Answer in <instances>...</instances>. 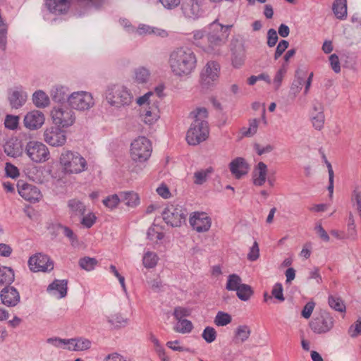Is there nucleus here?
<instances>
[{
    "label": "nucleus",
    "instance_id": "obj_1",
    "mask_svg": "<svg viewBox=\"0 0 361 361\" xmlns=\"http://www.w3.org/2000/svg\"><path fill=\"white\" fill-rule=\"evenodd\" d=\"M169 63L175 75L184 77L189 75L195 70L197 59L189 48L179 47L170 54Z\"/></svg>",
    "mask_w": 361,
    "mask_h": 361
},
{
    "label": "nucleus",
    "instance_id": "obj_2",
    "mask_svg": "<svg viewBox=\"0 0 361 361\" xmlns=\"http://www.w3.org/2000/svg\"><path fill=\"white\" fill-rule=\"evenodd\" d=\"M195 118L186 135V140L190 145H197L204 141L209 135L208 123L204 119L208 116L206 108H197L190 113Z\"/></svg>",
    "mask_w": 361,
    "mask_h": 361
},
{
    "label": "nucleus",
    "instance_id": "obj_3",
    "mask_svg": "<svg viewBox=\"0 0 361 361\" xmlns=\"http://www.w3.org/2000/svg\"><path fill=\"white\" fill-rule=\"evenodd\" d=\"M61 172L65 175L79 174L88 169L87 161L78 152L63 149L59 157Z\"/></svg>",
    "mask_w": 361,
    "mask_h": 361
},
{
    "label": "nucleus",
    "instance_id": "obj_4",
    "mask_svg": "<svg viewBox=\"0 0 361 361\" xmlns=\"http://www.w3.org/2000/svg\"><path fill=\"white\" fill-rule=\"evenodd\" d=\"M107 103L115 109L128 106L133 102V96L126 87L121 84H111L105 90Z\"/></svg>",
    "mask_w": 361,
    "mask_h": 361
},
{
    "label": "nucleus",
    "instance_id": "obj_5",
    "mask_svg": "<svg viewBox=\"0 0 361 361\" xmlns=\"http://www.w3.org/2000/svg\"><path fill=\"white\" fill-rule=\"evenodd\" d=\"M232 25H223L215 20L209 24V32L207 37L208 48L212 50L215 47H220L226 43L229 36V30Z\"/></svg>",
    "mask_w": 361,
    "mask_h": 361
},
{
    "label": "nucleus",
    "instance_id": "obj_6",
    "mask_svg": "<svg viewBox=\"0 0 361 361\" xmlns=\"http://www.w3.org/2000/svg\"><path fill=\"white\" fill-rule=\"evenodd\" d=\"M152 149L151 142L147 137H138L131 143V158L135 161L144 162L151 156Z\"/></svg>",
    "mask_w": 361,
    "mask_h": 361
},
{
    "label": "nucleus",
    "instance_id": "obj_7",
    "mask_svg": "<svg viewBox=\"0 0 361 361\" xmlns=\"http://www.w3.org/2000/svg\"><path fill=\"white\" fill-rule=\"evenodd\" d=\"M51 115L53 123L59 128H68L74 124L76 119L73 109L67 106L54 107Z\"/></svg>",
    "mask_w": 361,
    "mask_h": 361
},
{
    "label": "nucleus",
    "instance_id": "obj_8",
    "mask_svg": "<svg viewBox=\"0 0 361 361\" xmlns=\"http://www.w3.org/2000/svg\"><path fill=\"white\" fill-rule=\"evenodd\" d=\"M186 210L178 204H170L162 212L164 221L172 227L180 226L186 217Z\"/></svg>",
    "mask_w": 361,
    "mask_h": 361
},
{
    "label": "nucleus",
    "instance_id": "obj_9",
    "mask_svg": "<svg viewBox=\"0 0 361 361\" xmlns=\"http://www.w3.org/2000/svg\"><path fill=\"white\" fill-rule=\"evenodd\" d=\"M25 153L35 163H43L49 159L48 147L42 142L30 141L25 146Z\"/></svg>",
    "mask_w": 361,
    "mask_h": 361
},
{
    "label": "nucleus",
    "instance_id": "obj_10",
    "mask_svg": "<svg viewBox=\"0 0 361 361\" xmlns=\"http://www.w3.org/2000/svg\"><path fill=\"white\" fill-rule=\"evenodd\" d=\"M68 104L72 109L78 111H86L94 106V102L92 95L90 92L78 91L70 94Z\"/></svg>",
    "mask_w": 361,
    "mask_h": 361
},
{
    "label": "nucleus",
    "instance_id": "obj_11",
    "mask_svg": "<svg viewBox=\"0 0 361 361\" xmlns=\"http://www.w3.org/2000/svg\"><path fill=\"white\" fill-rule=\"evenodd\" d=\"M334 324L333 317L329 312L322 311L310 321V327L314 333L321 334L329 332Z\"/></svg>",
    "mask_w": 361,
    "mask_h": 361
},
{
    "label": "nucleus",
    "instance_id": "obj_12",
    "mask_svg": "<svg viewBox=\"0 0 361 361\" xmlns=\"http://www.w3.org/2000/svg\"><path fill=\"white\" fill-rule=\"evenodd\" d=\"M28 266L33 272H48L54 269V262L47 255L37 253L29 258Z\"/></svg>",
    "mask_w": 361,
    "mask_h": 361
},
{
    "label": "nucleus",
    "instance_id": "obj_13",
    "mask_svg": "<svg viewBox=\"0 0 361 361\" xmlns=\"http://www.w3.org/2000/svg\"><path fill=\"white\" fill-rule=\"evenodd\" d=\"M220 73V65L214 61L207 63L201 73V81L204 86L209 87L217 81Z\"/></svg>",
    "mask_w": 361,
    "mask_h": 361
},
{
    "label": "nucleus",
    "instance_id": "obj_14",
    "mask_svg": "<svg viewBox=\"0 0 361 361\" xmlns=\"http://www.w3.org/2000/svg\"><path fill=\"white\" fill-rule=\"evenodd\" d=\"M66 133L59 127H50L44 132V141L51 146L61 147L66 142Z\"/></svg>",
    "mask_w": 361,
    "mask_h": 361
},
{
    "label": "nucleus",
    "instance_id": "obj_15",
    "mask_svg": "<svg viewBox=\"0 0 361 361\" xmlns=\"http://www.w3.org/2000/svg\"><path fill=\"white\" fill-rule=\"evenodd\" d=\"M180 9L185 18L192 20L200 18L203 12L197 0H183Z\"/></svg>",
    "mask_w": 361,
    "mask_h": 361
},
{
    "label": "nucleus",
    "instance_id": "obj_16",
    "mask_svg": "<svg viewBox=\"0 0 361 361\" xmlns=\"http://www.w3.org/2000/svg\"><path fill=\"white\" fill-rule=\"evenodd\" d=\"M190 224L197 232L202 233L210 228L212 223L206 213L195 212L193 216L190 218Z\"/></svg>",
    "mask_w": 361,
    "mask_h": 361
},
{
    "label": "nucleus",
    "instance_id": "obj_17",
    "mask_svg": "<svg viewBox=\"0 0 361 361\" xmlns=\"http://www.w3.org/2000/svg\"><path fill=\"white\" fill-rule=\"evenodd\" d=\"M18 190L20 195L30 202L38 201L42 197L38 188L31 184L23 183L20 185L18 183Z\"/></svg>",
    "mask_w": 361,
    "mask_h": 361
},
{
    "label": "nucleus",
    "instance_id": "obj_18",
    "mask_svg": "<svg viewBox=\"0 0 361 361\" xmlns=\"http://www.w3.org/2000/svg\"><path fill=\"white\" fill-rule=\"evenodd\" d=\"M44 114L38 110L28 112L24 118L25 126L30 130L39 128L44 123Z\"/></svg>",
    "mask_w": 361,
    "mask_h": 361
},
{
    "label": "nucleus",
    "instance_id": "obj_19",
    "mask_svg": "<svg viewBox=\"0 0 361 361\" xmlns=\"http://www.w3.org/2000/svg\"><path fill=\"white\" fill-rule=\"evenodd\" d=\"M229 169L235 178L240 179L247 174L250 166L244 158L237 157L229 164Z\"/></svg>",
    "mask_w": 361,
    "mask_h": 361
},
{
    "label": "nucleus",
    "instance_id": "obj_20",
    "mask_svg": "<svg viewBox=\"0 0 361 361\" xmlns=\"http://www.w3.org/2000/svg\"><path fill=\"white\" fill-rule=\"evenodd\" d=\"M1 300L4 305L14 307L20 302V294L13 286H6L1 291Z\"/></svg>",
    "mask_w": 361,
    "mask_h": 361
},
{
    "label": "nucleus",
    "instance_id": "obj_21",
    "mask_svg": "<svg viewBox=\"0 0 361 361\" xmlns=\"http://www.w3.org/2000/svg\"><path fill=\"white\" fill-rule=\"evenodd\" d=\"M71 0H45L47 10L55 15L65 14L69 10Z\"/></svg>",
    "mask_w": 361,
    "mask_h": 361
},
{
    "label": "nucleus",
    "instance_id": "obj_22",
    "mask_svg": "<svg viewBox=\"0 0 361 361\" xmlns=\"http://www.w3.org/2000/svg\"><path fill=\"white\" fill-rule=\"evenodd\" d=\"M143 121L146 124L151 125L158 120L159 118V110L156 104V101L153 102L151 106H147L141 114Z\"/></svg>",
    "mask_w": 361,
    "mask_h": 361
},
{
    "label": "nucleus",
    "instance_id": "obj_23",
    "mask_svg": "<svg viewBox=\"0 0 361 361\" xmlns=\"http://www.w3.org/2000/svg\"><path fill=\"white\" fill-rule=\"evenodd\" d=\"M267 166L262 161L257 164L252 172L253 183L257 186H262L267 180Z\"/></svg>",
    "mask_w": 361,
    "mask_h": 361
},
{
    "label": "nucleus",
    "instance_id": "obj_24",
    "mask_svg": "<svg viewBox=\"0 0 361 361\" xmlns=\"http://www.w3.org/2000/svg\"><path fill=\"white\" fill-rule=\"evenodd\" d=\"M67 341L68 342V346L66 347V349L74 351L86 350L91 348L92 344L89 339L84 338H70Z\"/></svg>",
    "mask_w": 361,
    "mask_h": 361
},
{
    "label": "nucleus",
    "instance_id": "obj_25",
    "mask_svg": "<svg viewBox=\"0 0 361 361\" xmlns=\"http://www.w3.org/2000/svg\"><path fill=\"white\" fill-rule=\"evenodd\" d=\"M69 90L64 86H56L51 92V97L52 99L59 103L67 101L68 102V97L70 96Z\"/></svg>",
    "mask_w": 361,
    "mask_h": 361
},
{
    "label": "nucleus",
    "instance_id": "obj_26",
    "mask_svg": "<svg viewBox=\"0 0 361 361\" xmlns=\"http://www.w3.org/2000/svg\"><path fill=\"white\" fill-rule=\"evenodd\" d=\"M67 280H54L51 284L47 287V291H53L56 290L59 293V298H63L66 297L67 295Z\"/></svg>",
    "mask_w": 361,
    "mask_h": 361
},
{
    "label": "nucleus",
    "instance_id": "obj_27",
    "mask_svg": "<svg viewBox=\"0 0 361 361\" xmlns=\"http://www.w3.org/2000/svg\"><path fill=\"white\" fill-rule=\"evenodd\" d=\"M27 99V94L22 91L14 90L9 97L8 100L12 108L18 109L21 107Z\"/></svg>",
    "mask_w": 361,
    "mask_h": 361
},
{
    "label": "nucleus",
    "instance_id": "obj_28",
    "mask_svg": "<svg viewBox=\"0 0 361 361\" xmlns=\"http://www.w3.org/2000/svg\"><path fill=\"white\" fill-rule=\"evenodd\" d=\"M4 152L10 157H17L22 153L20 143L17 140H9L4 146Z\"/></svg>",
    "mask_w": 361,
    "mask_h": 361
},
{
    "label": "nucleus",
    "instance_id": "obj_29",
    "mask_svg": "<svg viewBox=\"0 0 361 361\" xmlns=\"http://www.w3.org/2000/svg\"><path fill=\"white\" fill-rule=\"evenodd\" d=\"M332 10L338 19H344L347 16V0H335L332 5Z\"/></svg>",
    "mask_w": 361,
    "mask_h": 361
},
{
    "label": "nucleus",
    "instance_id": "obj_30",
    "mask_svg": "<svg viewBox=\"0 0 361 361\" xmlns=\"http://www.w3.org/2000/svg\"><path fill=\"white\" fill-rule=\"evenodd\" d=\"M32 102L37 107L44 108L49 106L50 100L44 91L37 90L32 95Z\"/></svg>",
    "mask_w": 361,
    "mask_h": 361
},
{
    "label": "nucleus",
    "instance_id": "obj_31",
    "mask_svg": "<svg viewBox=\"0 0 361 361\" xmlns=\"http://www.w3.org/2000/svg\"><path fill=\"white\" fill-rule=\"evenodd\" d=\"M68 207L71 215L74 216H83L86 210L85 204L77 199L70 200L68 202Z\"/></svg>",
    "mask_w": 361,
    "mask_h": 361
},
{
    "label": "nucleus",
    "instance_id": "obj_32",
    "mask_svg": "<svg viewBox=\"0 0 361 361\" xmlns=\"http://www.w3.org/2000/svg\"><path fill=\"white\" fill-rule=\"evenodd\" d=\"M150 71L144 66H140L134 71V80L137 83L144 84L149 81Z\"/></svg>",
    "mask_w": 361,
    "mask_h": 361
},
{
    "label": "nucleus",
    "instance_id": "obj_33",
    "mask_svg": "<svg viewBox=\"0 0 361 361\" xmlns=\"http://www.w3.org/2000/svg\"><path fill=\"white\" fill-rule=\"evenodd\" d=\"M121 200L128 207H135L139 204V197L134 192H121Z\"/></svg>",
    "mask_w": 361,
    "mask_h": 361
},
{
    "label": "nucleus",
    "instance_id": "obj_34",
    "mask_svg": "<svg viewBox=\"0 0 361 361\" xmlns=\"http://www.w3.org/2000/svg\"><path fill=\"white\" fill-rule=\"evenodd\" d=\"M250 333V329L247 326H239L235 331L234 342L236 343L245 342L249 338Z\"/></svg>",
    "mask_w": 361,
    "mask_h": 361
},
{
    "label": "nucleus",
    "instance_id": "obj_35",
    "mask_svg": "<svg viewBox=\"0 0 361 361\" xmlns=\"http://www.w3.org/2000/svg\"><path fill=\"white\" fill-rule=\"evenodd\" d=\"M14 280L12 269L6 267H0V285L11 284Z\"/></svg>",
    "mask_w": 361,
    "mask_h": 361
},
{
    "label": "nucleus",
    "instance_id": "obj_36",
    "mask_svg": "<svg viewBox=\"0 0 361 361\" xmlns=\"http://www.w3.org/2000/svg\"><path fill=\"white\" fill-rule=\"evenodd\" d=\"M328 302L329 306L336 311L340 312H345V305L340 297L336 295H329Z\"/></svg>",
    "mask_w": 361,
    "mask_h": 361
},
{
    "label": "nucleus",
    "instance_id": "obj_37",
    "mask_svg": "<svg viewBox=\"0 0 361 361\" xmlns=\"http://www.w3.org/2000/svg\"><path fill=\"white\" fill-rule=\"evenodd\" d=\"M243 284L241 278L238 275L233 274L228 276L226 288L228 290L236 291Z\"/></svg>",
    "mask_w": 361,
    "mask_h": 361
},
{
    "label": "nucleus",
    "instance_id": "obj_38",
    "mask_svg": "<svg viewBox=\"0 0 361 361\" xmlns=\"http://www.w3.org/2000/svg\"><path fill=\"white\" fill-rule=\"evenodd\" d=\"M158 259V256L155 252L148 251L143 256V265L147 269L154 268L157 264Z\"/></svg>",
    "mask_w": 361,
    "mask_h": 361
},
{
    "label": "nucleus",
    "instance_id": "obj_39",
    "mask_svg": "<svg viewBox=\"0 0 361 361\" xmlns=\"http://www.w3.org/2000/svg\"><path fill=\"white\" fill-rule=\"evenodd\" d=\"M252 294L253 290L251 286L245 283L241 285L240 288L236 290V295L238 298L243 301L248 300Z\"/></svg>",
    "mask_w": 361,
    "mask_h": 361
},
{
    "label": "nucleus",
    "instance_id": "obj_40",
    "mask_svg": "<svg viewBox=\"0 0 361 361\" xmlns=\"http://www.w3.org/2000/svg\"><path fill=\"white\" fill-rule=\"evenodd\" d=\"M178 322V324L173 327L176 332L188 334L192 331L193 325L190 320L185 319Z\"/></svg>",
    "mask_w": 361,
    "mask_h": 361
},
{
    "label": "nucleus",
    "instance_id": "obj_41",
    "mask_svg": "<svg viewBox=\"0 0 361 361\" xmlns=\"http://www.w3.org/2000/svg\"><path fill=\"white\" fill-rule=\"evenodd\" d=\"M98 262L95 258L85 257L79 260V266L81 269L90 271L94 269Z\"/></svg>",
    "mask_w": 361,
    "mask_h": 361
},
{
    "label": "nucleus",
    "instance_id": "obj_42",
    "mask_svg": "<svg viewBox=\"0 0 361 361\" xmlns=\"http://www.w3.org/2000/svg\"><path fill=\"white\" fill-rule=\"evenodd\" d=\"M212 168L209 167L204 170L196 171L194 173V183L197 185H202L206 182L207 177L212 172Z\"/></svg>",
    "mask_w": 361,
    "mask_h": 361
},
{
    "label": "nucleus",
    "instance_id": "obj_43",
    "mask_svg": "<svg viewBox=\"0 0 361 361\" xmlns=\"http://www.w3.org/2000/svg\"><path fill=\"white\" fill-rule=\"evenodd\" d=\"M231 320V316L229 314L220 311L214 318V323L219 326H224L230 324Z\"/></svg>",
    "mask_w": 361,
    "mask_h": 361
},
{
    "label": "nucleus",
    "instance_id": "obj_44",
    "mask_svg": "<svg viewBox=\"0 0 361 361\" xmlns=\"http://www.w3.org/2000/svg\"><path fill=\"white\" fill-rule=\"evenodd\" d=\"M147 238L150 240H161L164 235L159 231V228L157 225H153L149 228L147 233Z\"/></svg>",
    "mask_w": 361,
    "mask_h": 361
},
{
    "label": "nucleus",
    "instance_id": "obj_45",
    "mask_svg": "<svg viewBox=\"0 0 361 361\" xmlns=\"http://www.w3.org/2000/svg\"><path fill=\"white\" fill-rule=\"evenodd\" d=\"M121 202L120 193L118 195L114 194L108 196L103 200V204L108 208L113 209L116 208L118 203Z\"/></svg>",
    "mask_w": 361,
    "mask_h": 361
},
{
    "label": "nucleus",
    "instance_id": "obj_46",
    "mask_svg": "<svg viewBox=\"0 0 361 361\" xmlns=\"http://www.w3.org/2000/svg\"><path fill=\"white\" fill-rule=\"evenodd\" d=\"M258 128V121L255 118L250 121V125L248 128H243L241 129V133L245 137H252L253 136L257 131Z\"/></svg>",
    "mask_w": 361,
    "mask_h": 361
},
{
    "label": "nucleus",
    "instance_id": "obj_47",
    "mask_svg": "<svg viewBox=\"0 0 361 361\" xmlns=\"http://www.w3.org/2000/svg\"><path fill=\"white\" fill-rule=\"evenodd\" d=\"M191 312L190 308L178 306L174 308L173 315L176 320L181 321L184 317L190 316Z\"/></svg>",
    "mask_w": 361,
    "mask_h": 361
},
{
    "label": "nucleus",
    "instance_id": "obj_48",
    "mask_svg": "<svg viewBox=\"0 0 361 361\" xmlns=\"http://www.w3.org/2000/svg\"><path fill=\"white\" fill-rule=\"evenodd\" d=\"M202 336L206 342L210 343L216 340V331L214 329V328L211 326H207L204 329Z\"/></svg>",
    "mask_w": 361,
    "mask_h": 361
},
{
    "label": "nucleus",
    "instance_id": "obj_49",
    "mask_svg": "<svg viewBox=\"0 0 361 361\" xmlns=\"http://www.w3.org/2000/svg\"><path fill=\"white\" fill-rule=\"evenodd\" d=\"M68 339L61 338L59 337H51L47 339V343L56 348H66V347H63L65 345L68 346V342L67 341Z\"/></svg>",
    "mask_w": 361,
    "mask_h": 361
},
{
    "label": "nucleus",
    "instance_id": "obj_50",
    "mask_svg": "<svg viewBox=\"0 0 361 361\" xmlns=\"http://www.w3.org/2000/svg\"><path fill=\"white\" fill-rule=\"evenodd\" d=\"M303 78L298 76V73L295 75V79L293 80L290 87V93L296 96V94L301 90L303 85Z\"/></svg>",
    "mask_w": 361,
    "mask_h": 361
},
{
    "label": "nucleus",
    "instance_id": "obj_51",
    "mask_svg": "<svg viewBox=\"0 0 361 361\" xmlns=\"http://www.w3.org/2000/svg\"><path fill=\"white\" fill-rule=\"evenodd\" d=\"M324 114L322 111H319L316 116L312 118V125L316 130H320L324 124Z\"/></svg>",
    "mask_w": 361,
    "mask_h": 361
},
{
    "label": "nucleus",
    "instance_id": "obj_52",
    "mask_svg": "<svg viewBox=\"0 0 361 361\" xmlns=\"http://www.w3.org/2000/svg\"><path fill=\"white\" fill-rule=\"evenodd\" d=\"M352 202L353 207L357 210L361 218V192L357 190L353 191Z\"/></svg>",
    "mask_w": 361,
    "mask_h": 361
},
{
    "label": "nucleus",
    "instance_id": "obj_53",
    "mask_svg": "<svg viewBox=\"0 0 361 361\" xmlns=\"http://www.w3.org/2000/svg\"><path fill=\"white\" fill-rule=\"evenodd\" d=\"M108 322L111 324L119 326L127 324V319H125L121 314L116 313L108 317Z\"/></svg>",
    "mask_w": 361,
    "mask_h": 361
},
{
    "label": "nucleus",
    "instance_id": "obj_54",
    "mask_svg": "<svg viewBox=\"0 0 361 361\" xmlns=\"http://www.w3.org/2000/svg\"><path fill=\"white\" fill-rule=\"evenodd\" d=\"M271 295L280 302L285 300V298L283 294V286L280 283H276L271 290Z\"/></svg>",
    "mask_w": 361,
    "mask_h": 361
},
{
    "label": "nucleus",
    "instance_id": "obj_55",
    "mask_svg": "<svg viewBox=\"0 0 361 361\" xmlns=\"http://www.w3.org/2000/svg\"><path fill=\"white\" fill-rule=\"evenodd\" d=\"M348 334L352 338H355L361 335V319H357L353 324H352L348 329Z\"/></svg>",
    "mask_w": 361,
    "mask_h": 361
},
{
    "label": "nucleus",
    "instance_id": "obj_56",
    "mask_svg": "<svg viewBox=\"0 0 361 361\" xmlns=\"http://www.w3.org/2000/svg\"><path fill=\"white\" fill-rule=\"evenodd\" d=\"M245 62V54L243 52L240 53H233L232 64L235 68L241 67Z\"/></svg>",
    "mask_w": 361,
    "mask_h": 361
},
{
    "label": "nucleus",
    "instance_id": "obj_57",
    "mask_svg": "<svg viewBox=\"0 0 361 361\" xmlns=\"http://www.w3.org/2000/svg\"><path fill=\"white\" fill-rule=\"evenodd\" d=\"M259 257V248L257 241H255L252 246L250 249L247 254V259L250 261H255Z\"/></svg>",
    "mask_w": 361,
    "mask_h": 361
},
{
    "label": "nucleus",
    "instance_id": "obj_58",
    "mask_svg": "<svg viewBox=\"0 0 361 361\" xmlns=\"http://www.w3.org/2000/svg\"><path fill=\"white\" fill-rule=\"evenodd\" d=\"M289 43L288 41L282 39L278 44L276 51L274 54V59L277 60L288 47Z\"/></svg>",
    "mask_w": 361,
    "mask_h": 361
},
{
    "label": "nucleus",
    "instance_id": "obj_59",
    "mask_svg": "<svg viewBox=\"0 0 361 361\" xmlns=\"http://www.w3.org/2000/svg\"><path fill=\"white\" fill-rule=\"evenodd\" d=\"M6 128L14 130L18 125V117L16 116L8 115L4 122Z\"/></svg>",
    "mask_w": 361,
    "mask_h": 361
},
{
    "label": "nucleus",
    "instance_id": "obj_60",
    "mask_svg": "<svg viewBox=\"0 0 361 361\" xmlns=\"http://www.w3.org/2000/svg\"><path fill=\"white\" fill-rule=\"evenodd\" d=\"M278 35L274 28H270L267 32V45L269 47H273L276 45L278 41Z\"/></svg>",
    "mask_w": 361,
    "mask_h": 361
},
{
    "label": "nucleus",
    "instance_id": "obj_61",
    "mask_svg": "<svg viewBox=\"0 0 361 361\" xmlns=\"http://www.w3.org/2000/svg\"><path fill=\"white\" fill-rule=\"evenodd\" d=\"M58 231H61L63 234L69 238V240L72 242H74L77 240L76 235L74 234L73 231L67 226L59 224L58 225Z\"/></svg>",
    "mask_w": 361,
    "mask_h": 361
},
{
    "label": "nucleus",
    "instance_id": "obj_62",
    "mask_svg": "<svg viewBox=\"0 0 361 361\" xmlns=\"http://www.w3.org/2000/svg\"><path fill=\"white\" fill-rule=\"evenodd\" d=\"M315 303L312 301L308 302L303 307L301 314L305 319H309L314 310Z\"/></svg>",
    "mask_w": 361,
    "mask_h": 361
},
{
    "label": "nucleus",
    "instance_id": "obj_63",
    "mask_svg": "<svg viewBox=\"0 0 361 361\" xmlns=\"http://www.w3.org/2000/svg\"><path fill=\"white\" fill-rule=\"evenodd\" d=\"M5 170L6 176L12 178H15L19 176V171L17 167L10 163H6Z\"/></svg>",
    "mask_w": 361,
    "mask_h": 361
},
{
    "label": "nucleus",
    "instance_id": "obj_64",
    "mask_svg": "<svg viewBox=\"0 0 361 361\" xmlns=\"http://www.w3.org/2000/svg\"><path fill=\"white\" fill-rule=\"evenodd\" d=\"M96 221V216L92 213L83 216L81 221V224L86 228H90L94 224Z\"/></svg>",
    "mask_w": 361,
    "mask_h": 361
}]
</instances>
